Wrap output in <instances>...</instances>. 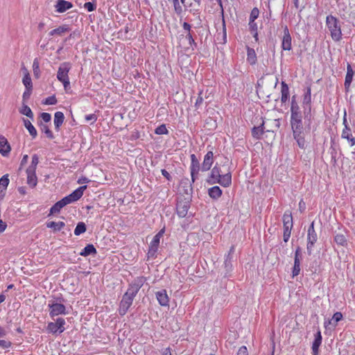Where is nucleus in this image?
Returning <instances> with one entry per match:
<instances>
[{"label": "nucleus", "mask_w": 355, "mask_h": 355, "mask_svg": "<svg viewBox=\"0 0 355 355\" xmlns=\"http://www.w3.org/2000/svg\"><path fill=\"white\" fill-rule=\"evenodd\" d=\"M207 181L209 184H219L224 187H228L232 184V175L230 172L221 175L220 168L218 164H216L211 169Z\"/></svg>", "instance_id": "nucleus-1"}, {"label": "nucleus", "mask_w": 355, "mask_h": 355, "mask_svg": "<svg viewBox=\"0 0 355 355\" xmlns=\"http://www.w3.org/2000/svg\"><path fill=\"white\" fill-rule=\"evenodd\" d=\"M326 24L332 40L336 42L340 41L342 38V31L339 20L333 15H328L326 17Z\"/></svg>", "instance_id": "nucleus-2"}, {"label": "nucleus", "mask_w": 355, "mask_h": 355, "mask_svg": "<svg viewBox=\"0 0 355 355\" xmlns=\"http://www.w3.org/2000/svg\"><path fill=\"white\" fill-rule=\"evenodd\" d=\"M71 69V64L69 62L61 63L58 69L57 79L62 83L65 91L70 88L69 73Z\"/></svg>", "instance_id": "nucleus-3"}, {"label": "nucleus", "mask_w": 355, "mask_h": 355, "mask_svg": "<svg viewBox=\"0 0 355 355\" xmlns=\"http://www.w3.org/2000/svg\"><path fill=\"white\" fill-rule=\"evenodd\" d=\"M284 241L287 242L291 236L293 227V217L290 211H286L283 215Z\"/></svg>", "instance_id": "nucleus-4"}, {"label": "nucleus", "mask_w": 355, "mask_h": 355, "mask_svg": "<svg viewBox=\"0 0 355 355\" xmlns=\"http://www.w3.org/2000/svg\"><path fill=\"white\" fill-rule=\"evenodd\" d=\"M87 186H81L76 189L75 191H73L69 195L64 197L62 199H61V202H62L64 206H66L69 204H71L72 202H74L77 200H78L83 195L84 191L86 189Z\"/></svg>", "instance_id": "nucleus-5"}, {"label": "nucleus", "mask_w": 355, "mask_h": 355, "mask_svg": "<svg viewBox=\"0 0 355 355\" xmlns=\"http://www.w3.org/2000/svg\"><path fill=\"white\" fill-rule=\"evenodd\" d=\"M165 232V227L161 229L159 232L153 237L151 241L149 249L148 252V257H154L156 254V252L158 250V248L160 243V239L163 236Z\"/></svg>", "instance_id": "nucleus-6"}, {"label": "nucleus", "mask_w": 355, "mask_h": 355, "mask_svg": "<svg viewBox=\"0 0 355 355\" xmlns=\"http://www.w3.org/2000/svg\"><path fill=\"white\" fill-rule=\"evenodd\" d=\"M145 282V278L139 277L134 279V281L130 284L129 288L125 294L135 298L139 292V289L144 285Z\"/></svg>", "instance_id": "nucleus-7"}, {"label": "nucleus", "mask_w": 355, "mask_h": 355, "mask_svg": "<svg viewBox=\"0 0 355 355\" xmlns=\"http://www.w3.org/2000/svg\"><path fill=\"white\" fill-rule=\"evenodd\" d=\"M66 322L64 319L59 318L55 322H49L47 325V331L51 334H61L64 330V325Z\"/></svg>", "instance_id": "nucleus-8"}, {"label": "nucleus", "mask_w": 355, "mask_h": 355, "mask_svg": "<svg viewBox=\"0 0 355 355\" xmlns=\"http://www.w3.org/2000/svg\"><path fill=\"white\" fill-rule=\"evenodd\" d=\"M318 240L317 234L314 229V223L313 222L311 224L310 227L308 229V234H307V252L309 254H311L313 248L314 246V244Z\"/></svg>", "instance_id": "nucleus-9"}, {"label": "nucleus", "mask_w": 355, "mask_h": 355, "mask_svg": "<svg viewBox=\"0 0 355 355\" xmlns=\"http://www.w3.org/2000/svg\"><path fill=\"white\" fill-rule=\"evenodd\" d=\"M201 169L199 162L194 154L191 155V176L192 182H194L198 178L199 171Z\"/></svg>", "instance_id": "nucleus-10"}, {"label": "nucleus", "mask_w": 355, "mask_h": 355, "mask_svg": "<svg viewBox=\"0 0 355 355\" xmlns=\"http://www.w3.org/2000/svg\"><path fill=\"white\" fill-rule=\"evenodd\" d=\"M50 309V315L54 317L58 315H65L66 307L61 303L53 302L49 304Z\"/></svg>", "instance_id": "nucleus-11"}, {"label": "nucleus", "mask_w": 355, "mask_h": 355, "mask_svg": "<svg viewBox=\"0 0 355 355\" xmlns=\"http://www.w3.org/2000/svg\"><path fill=\"white\" fill-rule=\"evenodd\" d=\"M133 300H134L133 297H132L126 294L123 295L122 300L121 301V303H120L119 309V312L120 315H123L126 313L128 309L132 305Z\"/></svg>", "instance_id": "nucleus-12"}, {"label": "nucleus", "mask_w": 355, "mask_h": 355, "mask_svg": "<svg viewBox=\"0 0 355 355\" xmlns=\"http://www.w3.org/2000/svg\"><path fill=\"white\" fill-rule=\"evenodd\" d=\"M302 259V253L301 249L300 247H297L295 252V258H294V266L292 271L293 277H296L300 274V262Z\"/></svg>", "instance_id": "nucleus-13"}, {"label": "nucleus", "mask_w": 355, "mask_h": 355, "mask_svg": "<svg viewBox=\"0 0 355 355\" xmlns=\"http://www.w3.org/2000/svg\"><path fill=\"white\" fill-rule=\"evenodd\" d=\"M291 125L293 132H303L304 128L301 116H291Z\"/></svg>", "instance_id": "nucleus-14"}, {"label": "nucleus", "mask_w": 355, "mask_h": 355, "mask_svg": "<svg viewBox=\"0 0 355 355\" xmlns=\"http://www.w3.org/2000/svg\"><path fill=\"white\" fill-rule=\"evenodd\" d=\"M282 48L285 51H290L292 48L291 36L286 26L284 28V35L282 40Z\"/></svg>", "instance_id": "nucleus-15"}, {"label": "nucleus", "mask_w": 355, "mask_h": 355, "mask_svg": "<svg viewBox=\"0 0 355 355\" xmlns=\"http://www.w3.org/2000/svg\"><path fill=\"white\" fill-rule=\"evenodd\" d=\"M214 163V153L212 151H208L205 157L202 164L201 170L202 171H209Z\"/></svg>", "instance_id": "nucleus-16"}, {"label": "nucleus", "mask_w": 355, "mask_h": 355, "mask_svg": "<svg viewBox=\"0 0 355 355\" xmlns=\"http://www.w3.org/2000/svg\"><path fill=\"white\" fill-rule=\"evenodd\" d=\"M189 202L187 201H179L177 203L176 211L177 214L180 218H184L187 216L189 209Z\"/></svg>", "instance_id": "nucleus-17"}, {"label": "nucleus", "mask_w": 355, "mask_h": 355, "mask_svg": "<svg viewBox=\"0 0 355 355\" xmlns=\"http://www.w3.org/2000/svg\"><path fill=\"white\" fill-rule=\"evenodd\" d=\"M156 298L162 306H168L169 302V297L166 293V291L162 289L155 293Z\"/></svg>", "instance_id": "nucleus-18"}, {"label": "nucleus", "mask_w": 355, "mask_h": 355, "mask_svg": "<svg viewBox=\"0 0 355 355\" xmlns=\"http://www.w3.org/2000/svg\"><path fill=\"white\" fill-rule=\"evenodd\" d=\"M322 339L321 332L320 331H318L315 335V338L312 344V355L319 354V347L321 345Z\"/></svg>", "instance_id": "nucleus-19"}, {"label": "nucleus", "mask_w": 355, "mask_h": 355, "mask_svg": "<svg viewBox=\"0 0 355 355\" xmlns=\"http://www.w3.org/2000/svg\"><path fill=\"white\" fill-rule=\"evenodd\" d=\"M73 5L71 2L65 1V0H58L55 8L58 12H64L66 10L71 8Z\"/></svg>", "instance_id": "nucleus-20"}, {"label": "nucleus", "mask_w": 355, "mask_h": 355, "mask_svg": "<svg viewBox=\"0 0 355 355\" xmlns=\"http://www.w3.org/2000/svg\"><path fill=\"white\" fill-rule=\"evenodd\" d=\"M10 146L6 137L0 135V153L3 156H7L10 151Z\"/></svg>", "instance_id": "nucleus-21"}, {"label": "nucleus", "mask_w": 355, "mask_h": 355, "mask_svg": "<svg viewBox=\"0 0 355 355\" xmlns=\"http://www.w3.org/2000/svg\"><path fill=\"white\" fill-rule=\"evenodd\" d=\"M35 169H26L27 184L32 188L35 187L37 183V178Z\"/></svg>", "instance_id": "nucleus-22"}, {"label": "nucleus", "mask_w": 355, "mask_h": 355, "mask_svg": "<svg viewBox=\"0 0 355 355\" xmlns=\"http://www.w3.org/2000/svg\"><path fill=\"white\" fill-rule=\"evenodd\" d=\"M354 76V71L349 64L347 67V74L345 80V88L347 92L349 91Z\"/></svg>", "instance_id": "nucleus-23"}, {"label": "nucleus", "mask_w": 355, "mask_h": 355, "mask_svg": "<svg viewBox=\"0 0 355 355\" xmlns=\"http://www.w3.org/2000/svg\"><path fill=\"white\" fill-rule=\"evenodd\" d=\"M341 137L343 139H347L350 143L351 146L355 145V139L352 137L351 130L348 125H345V128L343 130Z\"/></svg>", "instance_id": "nucleus-24"}, {"label": "nucleus", "mask_w": 355, "mask_h": 355, "mask_svg": "<svg viewBox=\"0 0 355 355\" xmlns=\"http://www.w3.org/2000/svg\"><path fill=\"white\" fill-rule=\"evenodd\" d=\"M222 190L218 186H214L208 189L209 197L214 200H217L222 196Z\"/></svg>", "instance_id": "nucleus-25"}, {"label": "nucleus", "mask_w": 355, "mask_h": 355, "mask_svg": "<svg viewBox=\"0 0 355 355\" xmlns=\"http://www.w3.org/2000/svg\"><path fill=\"white\" fill-rule=\"evenodd\" d=\"M24 71V77L22 78V83L25 86L26 89H33V83L29 74L28 71L26 69H23Z\"/></svg>", "instance_id": "nucleus-26"}, {"label": "nucleus", "mask_w": 355, "mask_h": 355, "mask_svg": "<svg viewBox=\"0 0 355 355\" xmlns=\"http://www.w3.org/2000/svg\"><path fill=\"white\" fill-rule=\"evenodd\" d=\"M64 119V114L62 112H56L54 114V125L55 128L58 130L63 123Z\"/></svg>", "instance_id": "nucleus-27"}, {"label": "nucleus", "mask_w": 355, "mask_h": 355, "mask_svg": "<svg viewBox=\"0 0 355 355\" xmlns=\"http://www.w3.org/2000/svg\"><path fill=\"white\" fill-rule=\"evenodd\" d=\"M69 31L70 29L67 25H63L51 31L49 35L50 36H53L55 35H62L64 33L69 32Z\"/></svg>", "instance_id": "nucleus-28"}, {"label": "nucleus", "mask_w": 355, "mask_h": 355, "mask_svg": "<svg viewBox=\"0 0 355 355\" xmlns=\"http://www.w3.org/2000/svg\"><path fill=\"white\" fill-rule=\"evenodd\" d=\"M282 89H281V101L282 103H286L289 97V88L288 85L282 81Z\"/></svg>", "instance_id": "nucleus-29"}, {"label": "nucleus", "mask_w": 355, "mask_h": 355, "mask_svg": "<svg viewBox=\"0 0 355 355\" xmlns=\"http://www.w3.org/2000/svg\"><path fill=\"white\" fill-rule=\"evenodd\" d=\"M96 253V250L94 245L88 244L82 250V251L80 252V254L83 257H87L90 254H95Z\"/></svg>", "instance_id": "nucleus-30"}, {"label": "nucleus", "mask_w": 355, "mask_h": 355, "mask_svg": "<svg viewBox=\"0 0 355 355\" xmlns=\"http://www.w3.org/2000/svg\"><path fill=\"white\" fill-rule=\"evenodd\" d=\"M65 226V223L64 222H54L51 221L46 223V227L49 228H51L54 232H58L61 230Z\"/></svg>", "instance_id": "nucleus-31"}, {"label": "nucleus", "mask_w": 355, "mask_h": 355, "mask_svg": "<svg viewBox=\"0 0 355 355\" xmlns=\"http://www.w3.org/2000/svg\"><path fill=\"white\" fill-rule=\"evenodd\" d=\"M23 121L24 126L28 130L30 135L32 136L33 138H35L37 135L35 128L33 125V124L29 120L24 119Z\"/></svg>", "instance_id": "nucleus-32"}, {"label": "nucleus", "mask_w": 355, "mask_h": 355, "mask_svg": "<svg viewBox=\"0 0 355 355\" xmlns=\"http://www.w3.org/2000/svg\"><path fill=\"white\" fill-rule=\"evenodd\" d=\"M264 124L265 122L263 121L259 126L253 128L252 135L254 138L259 139L262 135L264 131Z\"/></svg>", "instance_id": "nucleus-33"}, {"label": "nucleus", "mask_w": 355, "mask_h": 355, "mask_svg": "<svg viewBox=\"0 0 355 355\" xmlns=\"http://www.w3.org/2000/svg\"><path fill=\"white\" fill-rule=\"evenodd\" d=\"M247 60L250 64H254L257 62V55L253 49L248 48Z\"/></svg>", "instance_id": "nucleus-34"}, {"label": "nucleus", "mask_w": 355, "mask_h": 355, "mask_svg": "<svg viewBox=\"0 0 355 355\" xmlns=\"http://www.w3.org/2000/svg\"><path fill=\"white\" fill-rule=\"evenodd\" d=\"M294 139L296 140L298 146L301 148H304L305 146V140L303 136V132H295L293 133Z\"/></svg>", "instance_id": "nucleus-35"}, {"label": "nucleus", "mask_w": 355, "mask_h": 355, "mask_svg": "<svg viewBox=\"0 0 355 355\" xmlns=\"http://www.w3.org/2000/svg\"><path fill=\"white\" fill-rule=\"evenodd\" d=\"M311 101V89L308 88L306 92L304 95L303 98V105L304 106H307L309 110H311L310 104ZM306 109V107H304Z\"/></svg>", "instance_id": "nucleus-36"}, {"label": "nucleus", "mask_w": 355, "mask_h": 355, "mask_svg": "<svg viewBox=\"0 0 355 355\" xmlns=\"http://www.w3.org/2000/svg\"><path fill=\"white\" fill-rule=\"evenodd\" d=\"M19 112L30 119H33V113L32 110L28 105H25L24 103H23L21 107L20 108Z\"/></svg>", "instance_id": "nucleus-37"}, {"label": "nucleus", "mask_w": 355, "mask_h": 355, "mask_svg": "<svg viewBox=\"0 0 355 355\" xmlns=\"http://www.w3.org/2000/svg\"><path fill=\"white\" fill-rule=\"evenodd\" d=\"M33 74L36 78H39L40 77L41 71H40V62L37 58H35L33 60Z\"/></svg>", "instance_id": "nucleus-38"}, {"label": "nucleus", "mask_w": 355, "mask_h": 355, "mask_svg": "<svg viewBox=\"0 0 355 355\" xmlns=\"http://www.w3.org/2000/svg\"><path fill=\"white\" fill-rule=\"evenodd\" d=\"M64 206L63 205L61 200L58 201L55 205H53L50 209V215H53L55 214H58L60 211L61 209Z\"/></svg>", "instance_id": "nucleus-39"}, {"label": "nucleus", "mask_w": 355, "mask_h": 355, "mask_svg": "<svg viewBox=\"0 0 355 355\" xmlns=\"http://www.w3.org/2000/svg\"><path fill=\"white\" fill-rule=\"evenodd\" d=\"M291 116H301V112L300 110V107L297 105V103L295 101H292L291 103Z\"/></svg>", "instance_id": "nucleus-40"}, {"label": "nucleus", "mask_w": 355, "mask_h": 355, "mask_svg": "<svg viewBox=\"0 0 355 355\" xmlns=\"http://www.w3.org/2000/svg\"><path fill=\"white\" fill-rule=\"evenodd\" d=\"M86 231V225L84 223L80 222L77 224L75 230L74 234L76 236H79L81 234L84 233Z\"/></svg>", "instance_id": "nucleus-41"}, {"label": "nucleus", "mask_w": 355, "mask_h": 355, "mask_svg": "<svg viewBox=\"0 0 355 355\" xmlns=\"http://www.w3.org/2000/svg\"><path fill=\"white\" fill-rule=\"evenodd\" d=\"M335 242L340 245L344 246L347 243V240L343 234H338L334 237Z\"/></svg>", "instance_id": "nucleus-42"}, {"label": "nucleus", "mask_w": 355, "mask_h": 355, "mask_svg": "<svg viewBox=\"0 0 355 355\" xmlns=\"http://www.w3.org/2000/svg\"><path fill=\"white\" fill-rule=\"evenodd\" d=\"M9 184L8 175H4L0 178V189L6 190Z\"/></svg>", "instance_id": "nucleus-43"}, {"label": "nucleus", "mask_w": 355, "mask_h": 355, "mask_svg": "<svg viewBox=\"0 0 355 355\" xmlns=\"http://www.w3.org/2000/svg\"><path fill=\"white\" fill-rule=\"evenodd\" d=\"M201 0H193V2H189L188 8L190 11H196L198 10L200 6Z\"/></svg>", "instance_id": "nucleus-44"}, {"label": "nucleus", "mask_w": 355, "mask_h": 355, "mask_svg": "<svg viewBox=\"0 0 355 355\" xmlns=\"http://www.w3.org/2000/svg\"><path fill=\"white\" fill-rule=\"evenodd\" d=\"M343 318V315L340 312H336L334 314L331 320L328 322V324H331V322H334V326H336L337 322L340 321Z\"/></svg>", "instance_id": "nucleus-45"}, {"label": "nucleus", "mask_w": 355, "mask_h": 355, "mask_svg": "<svg viewBox=\"0 0 355 355\" xmlns=\"http://www.w3.org/2000/svg\"><path fill=\"white\" fill-rule=\"evenodd\" d=\"M249 26L252 33H254V37L256 40H258V33H257V25L254 22V21H249Z\"/></svg>", "instance_id": "nucleus-46"}, {"label": "nucleus", "mask_w": 355, "mask_h": 355, "mask_svg": "<svg viewBox=\"0 0 355 355\" xmlns=\"http://www.w3.org/2000/svg\"><path fill=\"white\" fill-rule=\"evenodd\" d=\"M155 133L157 135H166L168 133V130L165 125H160L155 129Z\"/></svg>", "instance_id": "nucleus-47"}, {"label": "nucleus", "mask_w": 355, "mask_h": 355, "mask_svg": "<svg viewBox=\"0 0 355 355\" xmlns=\"http://www.w3.org/2000/svg\"><path fill=\"white\" fill-rule=\"evenodd\" d=\"M39 162V159L37 155H34L32 157V161L31 165L28 167V169H35L36 170L37 166Z\"/></svg>", "instance_id": "nucleus-48"}, {"label": "nucleus", "mask_w": 355, "mask_h": 355, "mask_svg": "<svg viewBox=\"0 0 355 355\" xmlns=\"http://www.w3.org/2000/svg\"><path fill=\"white\" fill-rule=\"evenodd\" d=\"M259 10L257 8H254L250 15V20L249 21H255L259 17Z\"/></svg>", "instance_id": "nucleus-49"}, {"label": "nucleus", "mask_w": 355, "mask_h": 355, "mask_svg": "<svg viewBox=\"0 0 355 355\" xmlns=\"http://www.w3.org/2000/svg\"><path fill=\"white\" fill-rule=\"evenodd\" d=\"M169 1H172L173 3L174 10L178 13L180 14L182 12V7L179 3V0H168Z\"/></svg>", "instance_id": "nucleus-50"}, {"label": "nucleus", "mask_w": 355, "mask_h": 355, "mask_svg": "<svg viewBox=\"0 0 355 355\" xmlns=\"http://www.w3.org/2000/svg\"><path fill=\"white\" fill-rule=\"evenodd\" d=\"M57 103V99L55 96H51L45 99L44 104L46 105H55Z\"/></svg>", "instance_id": "nucleus-51"}, {"label": "nucleus", "mask_w": 355, "mask_h": 355, "mask_svg": "<svg viewBox=\"0 0 355 355\" xmlns=\"http://www.w3.org/2000/svg\"><path fill=\"white\" fill-rule=\"evenodd\" d=\"M84 8L89 12L94 11L96 9V5L92 2H86L84 4Z\"/></svg>", "instance_id": "nucleus-52"}, {"label": "nucleus", "mask_w": 355, "mask_h": 355, "mask_svg": "<svg viewBox=\"0 0 355 355\" xmlns=\"http://www.w3.org/2000/svg\"><path fill=\"white\" fill-rule=\"evenodd\" d=\"M12 345L11 342L6 340H0V347L2 349H8L10 348Z\"/></svg>", "instance_id": "nucleus-53"}, {"label": "nucleus", "mask_w": 355, "mask_h": 355, "mask_svg": "<svg viewBox=\"0 0 355 355\" xmlns=\"http://www.w3.org/2000/svg\"><path fill=\"white\" fill-rule=\"evenodd\" d=\"M42 130V131L44 132V133L46 134L47 137H49L50 139L53 138V135L52 132L49 130V128L47 126L44 125Z\"/></svg>", "instance_id": "nucleus-54"}, {"label": "nucleus", "mask_w": 355, "mask_h": 355, "mask_svg": "<svg viewBox=\"0 0 355 355\" xmlns=\"http://www.w3.org/2000/svg\"><path fill=\"white\" fill-rule=\"evenodd\" d=\"M85 120L87 121H92V123H94L97 120V117L94 114H87L85 116Z\"/></svg>", "instance_id": "nucleus-55"}, {"label": "nucleus", "mask_w": 355, "mask_h": 355, "mask_svg": "<svg viewBox=\"0 0 355 355\" xmlns=\"http://www.w3.org/2000/svg\"><path fill=\"white\" fill-rule=\"evenodd\" d=\"M41 118L44 122H49L51 119V116L47 112H43L41 114Z\"/></svg>", "instance_id": "nucleus-56"}, {"label": "nucleus", "mask_w": 355, "mask_h": 355, "mask_svg": "<svg viewBox=\"0 0 355 355\" xmlns=\"http://www.w3.org/2000/svg\"><path fill=\"white\" fill-rule=\"evenodd\" d=\"M203 102V98L202 96V92L199 93L198 97L195 103V106L198 108Z\"/></svg>", "instance_id": "nucleus-57"}, {"label": "nucleus", "mask_w": 355, "mask_h": 355, "mask_svg": "<svg viewBox=\"0 0 355 355\" xmlns=\"http://www.w3.org/2000/svg\"><path fill=\"white\" fill-rule=\"evenodd\" d=\"M31 92H32V89H26V90L24 91V92L23 93V95H22L24 102L26 101L28 98H29Z\"/></svg>", "instance_id": "nucleus-58"}, {"label": "nucleus", "mask_w": 355, "mask_h": 355, "mask_svg": "<svg viewBox=\"0 0 355 355\" xmlns=\"http://www.w3.org/2000/svg\"><path fill=\"white\" fill-rule=\"evenodd\" d=\"M237 355H248V349L245 346H242L239 349Z\"/></svg>", "instance_id": "nucleus-59"}, {"label": "nucleus", "mask_w": 355, "mask_h": 355, "mask_svg": "<svg viewBox=\"0 0 355 355\" xmlns=\"http://www.w3.org/2000/svg\"><path fill=\"white\" fill-rule=\"evenodd\" d=\"M186 38L188 40L189 44L191 46L193 44H195L194 40L191 34V33H189L186 35Z\"/></svg>", "instance_id": "nucleus-60"}, {"label": "nucleus", "mask_w": 355, "mask_h": 355, "mask_svg": "<svg viewBox=\"0 0 355 355\" xmlns=\"http://www.w3.org/2000/svg\"><path fill=\"white\" fill-rule=\"evenodd\" d=\"M162 172V175L166 178L168 180H171V175L169 174V173L168 171H166L165 169H162L161 171Z\"/></svg>", "instance_id": "nucleus-61"}, {"label": "nucleus", "mask_w": 355, "mask_h": 355, "mask_svg": "<svg viewBox=\"0 0 355 355\" xmlns=\"http://www.w3.org/2000/svg\"><path fill=\"white\" fill-rule=\"evenodd\" d=\"M182 26H183L184 30L185 31H187V33H190L191 27L189 24H188L187 22H184Z\"/></svg>", "instance_id": "nucleus-62"}, {"label": "nucleus", "mask_w": 355, "mask_h": 355, "mask_svg": "<svg viewBox=\"0 0 355 355\" xmlns=\"http://www.w3.org/2000/svg\"><path fill=\"white\" fill-rule=\"evenodd\" d=\"M89 182V180L86 177H82L78 179V184H84V183H88Z\"/></svg>", "instance_id": "nucleus-63"}, {"label": "nucleus", "mask_w": 355, "mask_h": 355, "mask_svg": "<svg viewBox=\"0 0 355 355\" xmlns=\"http://www.w3.org/2000/svg\"><path fill=\"white\" fill-rule=\"evenodd\" d=\"M6 223L3 221H0V234L6 230Z\"/></svg>", "instance_id": "nucleus-64"}]
</instances>
